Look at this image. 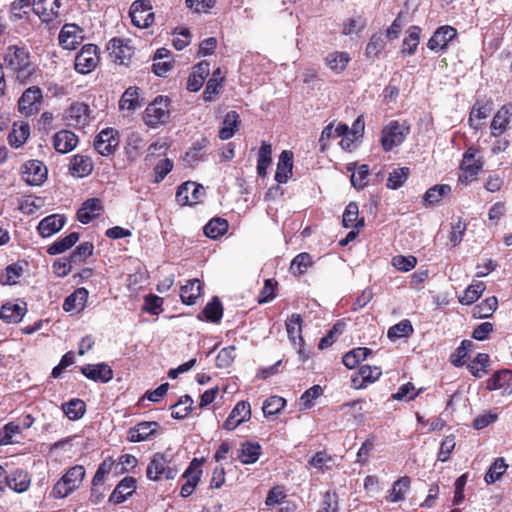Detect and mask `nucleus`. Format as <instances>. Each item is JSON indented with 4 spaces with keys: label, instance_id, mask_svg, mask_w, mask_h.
<instances>
[{
    "label": "nucleus",
    "instance_id": "1",
    "mask_svg": "<svg viewBox=\"0 0 512 512\" xmlns=\"http://www.w3.org/2000/svg\"><path fill=\"white\" fill-rule=\"evenodd\" d=\"M3 66L22 83H27L36 72V65L25 46L9 45L3 55Z\"/></svg>",
    "mask_w": 512,
    "mask_h": 512
},
{
    "label": "nucleus",
    "instance_id": "2",
    "mask_svg": "<svg viewBox=\"0 0 512 512\" xmlns=\"http://www.w3.org/2000/svg\"><path fill=\"white\" fill-rule=\"evenodd\" d=\"M178 474V467L173 457L167 453H155L146 468V477L151 481L173 480Z\"/></svg>",
    "mask_w": 512,
    "mask_h": 512
},
{
    "label": "nucleus",
    "instance_id": "3",
    "mask_svg": "<svg viewBox=\"0 0 512 512\" xmlns=\"http://www.w3.org/2000/svg\"><path fill=\"white\" fill-rule=\"evenodd\" d=\"M478 153L479 149L475 146L468 147L464 152L462 161L459 166V184L467 186L477 179L478 174L484 166L483 158L477 157Z\"/></svg>",
    "mask_w": 512,
    "mask_h": 512
},
{
    "label": "nucleus",
    "instance_id": "4",
    "mask_svg": "<svg viewBox=\"0 0 512 512\" xmlns=\"http://www.w3.org/2000/svg\"><path fill=\"white\" fill-rule=\"evenodd\" d=\"M85 474V468L82 465L70 467L53 486L52 495L59 499L69 496L81 486Z\"/></svg>",
    "mask_w": 512,
    "mask_h": 512
},
{
    "label": "nucleus",
    "instance_id": "5",
    "mask_svg": "<svg viewBox=\"0 0 512 512\" xmlns=\"http://www.w3.org/2000/svg\"><path fill=\"white\" fill-rule=\"evenodd\" d=\"M170 99L167 96H157L145 109L143 120L151 128L166 123L170 118Z\"/></svg>",
    "mask_w": 512,
    "mask_h": 512
},
{
    "label": "nucleus",
    "instance_id": "6",
    "mask_svg": "<svg viewBox=\"0 0 512 512\" xmlns=\"http://www.w3.org/2000/svg\"><path fill=\"white\" fill-rule=\"evenodd\" d=\"M100 63L99 47L89 43L82 46L76 54L74 68L79 74H89L94 71Z\"/></svg>",
    "mask_w": 512,
    "mask_h": 512
},
{
    "label": "nucleus",
    "instance_id": "7",
    "mask_svg": "<svg viewBox=\"0 0 512 512\" xmlns=\"http://www.w3.org/2000/svg\"><path fill=\"white\" fill-rule=\"evenodd\" d=\"M410 133V127L400 124L398 121H390L381 131V146L385 152L401 145Z\"/></svg>",
    "mask_w": 512,
    "mask_h": 512
},
{
    "label": "nucleus",
    "instance_id": "8",
    "mask_svg": "<svg viewBox=\"0 0 512 512\" xmlns=\"http://www.w3.org/2000/svg\"><path fill=\"white\" fill-rule=\"evenodd\" d=\"M120 144L118 130L108 127L101 130L94 138L93 147L97 153L109 157L114 155Z\"/></svg>",
    "mask_w": 512,
    "mask_h": 512
},
{
    "label": "nucleus",
    "instance_id": "9",
    "mask_svg": "<svg viewBox=\"0 0 512 512\" xmlns=\"http://www.w3.org/2000/svg\"><path fill=\"white\" fill-rule=\"evenodd\" d=\"M43 103V92L39 86L28 87L18 100V110L22 115L37 114Z\"/></svg>",
    "mask_w": 512,
    "mask_h": 512
},
{
    "label": "nucleus",
    "instance_id": "10",
    "mask_svg": "<svg viewBox=\"0 0 512 512\" xmlns=\"http://www.w3.org/2000/svg\"><path fill=\"white\" fill-rule=\"evenodd\" d=\"M302 323L303 319L300 314L293 313L285 322L287 335L292 345L297 348L298 354L303 362H305L309 355L304 349V339L302 336Z\"/></svg>",
    "mask_w": 512,
    "mask_h": 512
},
{
    "label": "nucleus",
    "instance_id": "11",
    "mask_svg": "<svg viewBox=\"0 0 512 512\" xmlns=\"http://www.w3.org/2000/svg\"><path fill=\"white\" fill-rule=\"evenodd\" d=\"M93 110L84 102H73L65 112L68 124L77 129L88 126L93 117Z\"/></svg>",
    "mask_w": 512,
    "mask_h": 512
},
{
    "label": "nucleus",
    "instance_id": "12",
    "mask_svg": "<svg viewBox=\"0 0 512 512\" xmlns=\"http://www.w3.org/2000/svg\"><path fill=\"white\" fill-rule=\"evenodd\" d=\"M129 15L132 24L138 28H148L155 19L149 0H135L130 7Z\"/></svg>",
    "mask_w": 512,
    "mask_h": 512
},
{
    "label": "nucleus",
    "instance_id": "13",
    "mask_svg": "<svg viewBox=\"0 0 512 512\" xmlns=\"http://www.w3.org/2000/svg\"><path fill=\"white\" fill-rule=\"evenodd\" d=\"M204 195L205 191L202 185L186 181L177 188L175 198L178 204L185 206L199 203Z\"/></svg>",
    "mask_w": 512,
    "mask_h": 512
},
{
    "label": "nucleus",
    "instance_id": "14",
    "mask_svg": "<svg viewBox=\"0 0 512 512\" xmlns=\"http://www.w3.org/2000/svg\"><path fill=\"white\" fill-rule=\"evenodd\" d=\"M22 179L31 186H39L47 179V168L40 160H28L21 167Z\"/></svg>",
    "mask_w": 512,
    "mask_h": 512
},
{
    "label": "nucleus",
    "instance_id": "15",
    "mask_svg": "<svg viewBox=\"0 0 512 512\" xmlns=\"http://www.w3.org/2000/svg\"><path fill=\"white\" fill-rule=\"evenodd\" d=\"M204 461V458H193L188 468L183 473L182 477L186 478V482L182 485L180 490V495L183 498L190 496L197 487L202 475L201 466Z\"/></svg>",
    "mask_w": 512,
    "mask_h": 512
},
{
    "label": "nucleus",
    "instance_id": "16",
    "mask_svg": "<svg viewBox=\"0 0 512 512\" xmlns=\"http://www.w3.org/2000/svg\"><path fill=\"white\" fill-rule=\"evenodd\" d=\"M486 390H501L502 396H510L512 394V370L500 369L494 372L491 377L486 380Z\"/></svg>",
    "mask_w": 512,
    "mask_h": 512
},
{
    "label": "nucleus",
    "instance_id": "17",
    "mask_svg": "<svg viewBox=\"0 0 512 512\" xmlns=\"http://www.w3.org/2000/svg\"><path fill=\"white\" fill-rule=\"evenodd\" d=\"M83 29L76 24H65L59 33V45L66 50H75L83 41Z\"/></svg>",
    "mask_w": 512,
    "mask_h": 512
},
{
    "label": "nucleus",
    "instance_id": "18",
    "mask_svg": "<svg viewBox=\"0 0 512 512\" xmlns=\"http://www.w3.org/2000/svg\"><path fill=\"white\" fill-rule=\"evenodd\" d=\"M160 424L156 421H142L130 427L127 431V440L132 443H138L148 440L157 433Z\"/></svg>",
    "mask_w": 512,
    "mask_h": 512
},
{
    "label": "nucleus",
    "instance_id": "19",
    "mask_svg": "<svg viewBox=\"0 0 512 512\" xmlns=\"http://www.w3.org/2000/svg\"><path fill=\"white\" fill-rule=\"evenodd\" d=\"M250 418L251 407L249 402L240 401L234 406L222 427L227 431H232L243 422L248 421Z\"/></svg>",
    "mask_w": 512,
    "mask_h": 512
},
{
    "label": "nucleus",
    "instance_id": "20",
    "mask_svg": "<svg viewBox=\"0 0 512 512\" xmlns=\"http://www.w3.org/2000/svg\"><path fill=\"white\" fill-rule=\"evenodd\" d=\"M457 36V30L452 26L439 27L427 42L432 51L446 50L449 43Z\"/></svg>",
    "mask_w": 512,
    "mask_h": 512
},
{
    "label": "nucleus",
    "instance_id": "21",
    "mask_svg": "<svg viewBox=\"0 0 512 512\" xmlns=\"http://www.w3.org/2000/svg\"><path fill=\"white\" fill-rule=\"evenodd\" d=\"M137 489V480L135 477H124L115 487L109 496V502L121 504L129 499Z\"/></svg>",
    "mask_w": 512,
    "mask_h": 512
},
{
    "label": "nucleus",
    "instance_id": "22",
    "mask_svg": "<svg viewBox=\"0 0 512 512\" xmlns=\"http://www.w3.org/2000/svg\"><path fill=\"white\" fill-rule=\"evenodd\" d=\"M31 475L24 469H15L9 474L5 473L4 482L7 487L16 493H24L31 486Z\"/></svg>",
    "mask_w": 512,
    "mask_h": 512
},
{
    "label": "nucleus",
    "instance_id": "23",
    "mask_svg": "<svg viewBox=\"0 0 512 512\" xmlns=\"http://www.w3.org/2000/svg\"><path fill=\"white\" fill-rule=\"evenodd\" d=\"M81 373L94 382L107 383L112 380L114 373L106 363L86 364L80 367Z\"/></svg>",
    "mask_w": 512,
    "mask_h": 512
},
{
    "label": "nucleus",
    "instance_id": "24",
    "mask_svg": "<svg viewBox=\"0 0 512 512\" xmlns=\"http://www.w3.org/2000/svg\"><path fill=\"white\" fill-rule=\"evenodd\" d=\"M79 142L78 136L70 130L62 129L52 138V145L56 152L66 154L74 150Z\"/></svg>",
    "mask_w": 512,
    "mask_h": 512
},
{
    "label": "nucleus",
    "instance_id": "25",
    "mask_svg": "<svg viewBox=\"0 0 512 512\" xmlns=\"http://www.w3.org/2000/svg\"><path fill=\"white\" fill-rule=\"evenodd\" d=\"M107 51L110 58L119 64H125V61L129 60L133 54V49L128 41L118 37H114L108 42Z\"/></svg>",
    "mask_w": 512,
    "mask_h": 512
},
{
    "label": "nucleus",
    "instance_id": "26",
    "mask_svg": "<svg viewBox=\"0 0 512 512\" xmlns=\"http://www.w3.org/2000/svg\"><path fill=\"white\" fill-rule=\"evenodd\" d=\"M382 375L378 366L362 365L355 376L351 378V385L355 389H363L368 384L375 382Z\"/></svg>",
    "mask_w": 512,
    "mask_h": 512
},
{
    "label": "nucleus",
    "instance_id": "27",
    "mask_svg": "<svg viewBox=\"0 0 512 512\" xmlns=\"http://www.w3.org/2000/svg\"><path fill=\"white\" fill-rule=\"evenodd\" d=\"M104 207L102 201L98 198H89L84 201L78 209L76 215L77 220L82 224H88L98 218L103 212Z\"/></svg>",
    "mask_w": 512,
    "mask_h": 512
},
{
    "label": "nucleus",
    "instance_id": "28",
    "mask_svg": "<svg viewBox=\"0 0 512 512\" xmlns=\"http://www.w3.org/2000/svg\"><path fill=\"white\" fill-rule=\"evenodd\" d=\"M34 12L43 22H51L59 16L61 0H34Z\"/></svg>",
    "mask_w": 512,
    "mask_h": 512
},
{
    "label": "nucleus",
    "instance_id": "29",
    "mask_svg": "<svg viewBox=\"0 0 512 512\" xmlns=\"http://www.w3.org/2000/svg\"><path fill=\"white\" fill-rule=\"evenodd\" d=\"M94 169V163L90 156L76 154L71 157L69 173L73 177L83 178L89 176Z\"/></svg>",
    "mask_w": 512,
    "mask_h": 512
},
{
    "label": "nucleus",
    "instance_id": "30",
    "mask_svg": "<svg viewBox=\"0 0 512 512\" xmlns=\"http://www.w3.org/2000/svg\"><path fill=\"white\" fill-rule=\"evenodd\" d=\"M512 116V105H503L494 115L491 124V135L499 137L502 135L510 124V117Z\"/></svg>",
    "mask_w": 512,
    "mask_h": 512
},
{
    "label": "nucleus",
    "instance_id": "31",
    "mask_svg": "<svg viewBox=\"0 0 512 512\" xmlns=\"http://www.w3.org/2000/svg\"><path fill=\"white\" fill-rule=\"evenodd\" d=\"M293 153L289 150H283L279 156L275 180L279 184H284L292 176Z\"/></svg>",
    "mask_w": 512,
    "mask_h": 512
},
{
    "label": "nucleus",
    "instance_id": "32",
    "mask_svg": "<svg viewBox=\"0 0 512 512\" xmlns=\"http://www.w3.org/2000/svg\"><path fill=\"white\" fill-rule=\"evenodd\" d=\"M65 217L59 214H52L43 218L37 227L39 234L42 237H50L60 231L65 225Z\"/></svg>",
    "mask_w": 512,
    "mask_h": 512
},
{
    "label": "nucleus",
    "instance_id": "33",
    "mask_svg": "<svg viewBox=\"0 0 512 512\" xmlns=\"http://www.w3.org/2000/svg\"><path fill=\"white\" fill-rule=\"evenodd\" d=\"M89 292L86 288H77L73 293L66 297L63 303V310L65 312H81L86 306Z\"/></svg>",
    "mask_w": 512,
    "mask_h": 512
},
{
    "label": "nucleus",
    "instance_id": "34",
    "mask_svg": "<svg viewBox=\"0 0 512 512\" xmlns=\"http://www.w3.org/2000/svg\"><path fill=\"white\" fill-rule=\"evenodd\" d=\"M30 136V125L24 121L14 122L8 134V143L12 148L21 147Z\"/></svg>",
    "mask_w": 512,
    "mask_h": 512
},
{
    "label": "nucleus",
    "instance_id": "35",
    "mask_svg": "<svg viewBox=\"0 0 512 512\" xmlns=\"http://www.w3.org/2000/svg\"><path fill=\"white\" fill-rule=\"evenodd\" d=\"M201 292L202 284L199 279L194 278L188 280L185 285L180 287V298L182 303L188 306L196 304Z\"/></svg>",
    "mask_w": 512,
    "mask_h": 512
},
{
    "label": "nucleus",
    "instance_id": "36",
    "mask_svg": "<svg viewBox=\"0 0 512 512\" xmlns=\"http://www.w3.org/2000/svg\"><path fill=\"white\" fill-rule=\"evenodd\" d=\"M351 57L344 51H333L324 58L325 65L335 74H340L347 68Z\"/></svg>",
    "mask_w": 512,
    "mask_h": 512
},
{
    "label": "nucleus",
    "instance_id": "37",
    "mask_svg": "<svg viewBox=\"0 0 512 512\" xmlns=\"http://www.w3.org/2000/svg\"><path fill=\"white\" fill-rule=\"evenodd\" d=\"M342 225L345 228L360 229L365 226L364 217L359 218V206L356 202H350L343 213Z\"/></svg>",
    "mask_w": 512,
    "mask_h": 512
},
{
    "label": "nucleus",
    "instance_id": "38",
    "mask_svg": "<svg viewBox=\"0 0 512 512\" xmlns=\"http://www.w3.org/2000/svg\"><path fill=\"white\" fill-rule=\"evenodd\" d=\"M262 453L261 445L258 442L246 441L241 444L238 451V459L246 465L254 464Z\"/></svg>",
    "mask_w": 512,
    "mask_h": 512
},
{
    "label": "nucleus",
    "instance_id": "39",
    "mask_svg": "<svg viewBox=\"0 0 512 512\" xmlns=\"http://www.w3.org/2000/svg\"><path fill=\"white\" fill-rule=\"evenodd\" d=\"M240 122L239 114L234 110L229 111L222 121V126L219 130V138L221 140H228L232 138L238 131Z\"/></svg>",
    "mask_w": 512,
    "mask_h": 512
},
{
    "label": "nucleus",
    "instance_id": "40",
    "mask_svg": "<svg viewBox=\"0 0 512 512\" xmlns=\"http://www.w3.org/2000/svg\"><path fill=\"white\" fill-rule=\"evenodd\" d=\"M27 312L26 305L21 306L14 303H6L0 308V319L6 323H18L20 322Z\"/></svg>",
    "mask_w": 512,
    "mask_h": 512
},
{
    "label": "nucleus",
    "instance_id": "41",
    "mask_svg": "<svg viewBox=\"0 0 512 512\" xmlns=\"http://www.w3.org/2000/svg\"><path fill=\"white\" fill-rule=\"evenodd\" d=\"M451 191V186L448 184H436L424 193L423 204L426 207L434 206L448 196Z\"/></svg>",
    "mask_w": 512,
    "mask_h": 512
},
{
    "label": "nucleus",
    "instance_id": "42",
    "mask_svg": "<svg viewBox=\"0 0 512 512\" xmlns=\"http://www.w3.org/2000/svg\"><path fill=\"white\" fill-rule=\"evenodd\" d=\"M209 144L210 141L206 136L196 140L185 153L184 160L190 165H194L199 161L204 160V150L209 146Z\"/></svg>",
    "mask_w": 512,
    "mask_h": 512
},
{
    "label": "nucleus",
    "instance_id": "43",
    "mask_svg": "<svg viewBox=\"0 0 512 512\" xmlns=\"http://www.w3.org/2000/svg\"><path fill=\"white\" fill-rule=\"evenodd\" d=\"M491 112V106L488 103L476 101L469 114V125L475 130L482 126V120L486 119Z\"/></svg>",
    "mask_w": 512,
    "mask_h": 512
},
{
    "label": "nucleus",
    "instance_id": "44",
    "mask_svg": "<svg viewBox=\"0 0 512 512\" xmlns=\"http://www.w3.org/2000/svg\"><path fill=\"white\" fill-rule=\"evenodd\" d=\"M498 308V299L496 296L487 297L472 309V317L475 319H485L491 317Z\"/></svg>",
    "mask_w": 512,
    "mask_h": 512
},
{
    "label": "nucleus",
    "instance_id": "45",
    "mask_svg": "<svg viewBox=\"0 0 512 512\" xmlns=\"http://www.w3.org/2000/svg\"><path fill=\"white\" fill-rule=\"evenodd\" d=\"M411 479L409 476H402L397 479L393 484L392 488L389 491V495L387 497L389 502L396 503L403 501L405 499L406 492L410 488Z\"/></svg>",
    "mask_w": 512,
    "mask_h": 512
},
{
    "label": "nucleus",
    "instance_id": "46",
    "mask_svg": "<svg viewBox=\"0 0 512 512\" xmlns=\"http://www.w3.org/2000/svg\"><path fill=\"white\" fill-rule=\"evenodd\" d=\"M308 464L320 473H326L332 470L334 466V457L326 450L318 451L308 461Z\"/></svg>",
    "mask_w": 512,
    "mask_h": 512
},
{
    "label": "nucleus",
    "instance_id": "47",
    "mask_svg": "<svg viewBox=\"0 0 512 512\" xmlns=\"http://www.w3.org/2000/svg\"><path fill=\"white\" fill-rule=\"evenodd\" d=\"M313 263L312 256L307 252H302L292 259L289 269L294 276L300 277L312 267Z\"/></svg>",
    "mask_w": 512,
    "mask_h": 512
},
{
    "label": "nucleus",
    "instance_id": "48",
    "mask_svg": "<svg viewBox=\"0 0 512 512\" xmlns=\"http://www.w3.org/2000/svg\"><path fill=\"white\" fill-rule=\"evenodd\" d=\"M272 163V146L270 143L263 141L258 151L257 173L260 177H264L267 169Z\"/></svg>",
    "mask_w": 512,
    "mask_h": 512
},
{
    "label": "nucleus",
    "instance_id": "49",
    "mask_svg": "<svg viewBox=\"0 0 512 512\" xmlns=\"http://www.w3.org/2000/svg\"><path fill=\"white\" fill-rule=\"evenodd\" d=\"M204 318L210 323H219L223 317V306L220 299L214 296L202 310Z\"/></svg>",
    "mask_w": 512,
    "mask_h": 512
},
{
    "label": "nucleus",
    "instance_id": "50",
    "mask_svg": "<svg viewBox=\"0 0 512 512\" xmlns=\"http://www.w3.org/2000/svg\"><path fill=\"white\" fill-rule=\"evenodd\" d=\"M371 354H372V350L370 348H367V347L354 348L344 354V356L342 358V362L348 369H353L361 361L365 360Z\"/></svg>",
    "mask_w": 512,
    "mask_h": 512
},
{
    "label": "nucleus",
    "instance_id": "51",
    "mask_svg": "<svg viewBox=\"0 0 512 512\" xmlns=\"http://www.w3.org/2000/svg\"><path fill=\"white\" fill-rule=\"evenodd\" d=\"M79 240V233L78 232H71L67 236L56 240L54 243H52L48 249L47 253L49 255H57L65 252L66 250L70 249L72 246L75 245V243Z\"/></svg>",
    "mask_w": 512,
    "mask_h": 512
},
{
    "label": "nucleus",
    "instance_id": "52",
    "mask_svg": "<svg viewBox=\"0 0 512 512\" xmlns=\"http://www.w3.org/2000/svg\"><path fill=\"white\" fill-rule=\"evenodd\" d=\"M489 363L490 357L488 354L478 353L477 356L467 365V368L475 378H482L488 372L487 367L489 366Z\"/></svg>",
    "mask_w": 512,
    "mask_h": 512
},
{
    "label": "nucleus",
    "instance_id": "53",
    "mask_svg": "<svg viewBox=\"0 0 512 512\" xmlns=\"http://www.w3.org/2000/svg\"><path fill=\"white\" fill-rule=\"evenodd\" d=\"M485 288L484 282H474L465 289L463 295L458 300L462 305H472L482 296Z\"/></svg>",
    "mask_w": 512,
    "mask_h": 512
},
{
    "label": "nucleus",
    "instance_id": "54",
    "mask_svg": "<svg viewBox=\"0 0 512 512\" xmlns=\"http://www.w3.org/2000/svg\"><path fill=\"white\" fill-rule=\"evenodd\" d=\"M228 227L226 219L213 218L204 226V234L211 239H217L228 231Z\"/></svg>",
    "mask_w": 512,
    "mask_h": 512
},
{
    "label": "nucleus",
    "instance_id": "55",
    "mask_svg": "<svg viewBox=\"0 0 512 512\" xmlns=\"http://www.w3.org/2000/svg\"><path fill=\"white\" fill-rule=\"evenodd\" d=\"M193 399L190 395H183L177 403L170 407L171 416L174 419L181 420L186 418L192 411Z\"/></svg>",
    "mask_w": 512,
    "mask_h": 512
},
{
    "label": "nucleus",
    "instance_id": "56",
    "mask_svg": "<svg viewBox=\"0 0 512 512\" xmlns=\"http://www.w3.org/2000/svg\"><path fill=\"white\" fill-rule=\"evenodd\" d=\"M62 410L70 420H78L85 414L86 404L83 400L75 398L63 403Z\"/></svg>",
    "mask_w": 512,
    "mask_h": 512
},
{
    "label": "nucleus",
    "instance_id": "57",
    "mask_svg": "<svg viewBox=\"0 0 512 512\" xmlns=\"http://www.w3.org/2000/svg\"><path fill=\"white\" fill-rule=\"evenodd\" d=\"M508 465L503 457H498L490 465L489 469L485 473L484 480L490 485L498 481L501 476L506 472Z\"/></svg>",
    "mask_w": 512,
    "mask_h": 512
},
{
    "label": "nucleus",
    "instance_id": "58",
    "mask_svg": "<svg viewBox=\"0 0 512 512\" xmlns=\"http://www.w3.org/2000/svg\"><path fill=\"white\" fill-rule=\"evenodd\" d=\"M141 106V102L139 99V93L137 87H129L123 93L120 101L119 107L122 110H131L134 111Z\"/></svg>",
    "mask_w": 512,
    "mask_h": 512
},
{
    "label": "nucleus",
    "instance_id": "59",
    "mask_svg": "<svg viewBox=\"0 0 512 512\" xmlns=\"http://www.w3.org/2000/svg\"><path fill=\"white\" fill-rule=\"evenodd\" d=\"M378 438L374 434H370L366 440L360 446L356 458L357 463L365 466L369 463L370 453L375 449L377 445Z\"/></svg>",
    "mask_w": 512,
    "mask_h": 512
},
{
    "label": "nucleus",
    "instance_id": "60",
    "mask_svg": "<svg viewBox=\"0 0 512 512\" xmlns=\"http://www.w3.org/2000/svg\"><path fill=\"white\" fill-rule=\"evenodd\" d=\"M421 29L418 26H411L408 29V36L403 40L401 52L407 55H413L419 45Z\"/></svg>",
    "mask_w": 512,
    "mask_h": 512
},
{
    "label": "nucleus",
    "instance_id": "61",
    "mask_svg": "<svg viewBox=\"0 0 512 512\" xmlns=\"http://www.w3.org/2000/svg\"><path fill=\"white\" fill-rule=\"evenodd\" d=\"M410 174V169L408 167H401L394 169L389 173L387 178L386 186L391 190H396L404 185L407 181Z\"/></svg>",
    "mask_w": 512,
    "mask_h": 512
},
{
    "label": "nucleus",
    "instance_id": "62",
    "mask_svg": "<svg viewBox=\"0 0 512 512\" xmlns=\"http://www.w3.org/2000/svg\"><path fill=\"white\" fill-rule=\"evenodd\" d=\"M386 42L382 36V33H374L365 48V55L367 58H377L384 50Z\"/></svg>",
    "mask_w": 512,
    "mask_h": 512
},
{
    "label": "nucleus",
    "instance_id": "63",
    "mask_svg": "<svg viewBox=\"0 0 512 512\" xmlns=\"http://www.w3.org/2000/svg\"><path fill=\"white\" fill-rule=\"evenodd\" d=\"M414 329L410 320L405 319L393 325L388 329L387 336L390 340H396L401 337H409Z\"/></svg>",
    "mask_w": 512,
    "mask_h": 512
},
{
    "label": "nucleus",
    "instance_id": "64",
    "mask_svg": "<svg viewBox=\"0 0 512 512\" xmlns=\"http://www.w3.org/2000/svg\"><path fill=\"white\" fill-rule=\"evenodd\" d=\"M286 405V400L281 396H270L262 406L263 413L266 417L278 414Z\"/></svg>",
    "mask_w": 512,
    "mask_h": 512
}]
</instances>
